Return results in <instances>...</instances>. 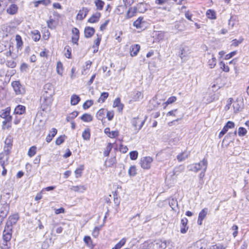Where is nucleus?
<instances>
[{"label": "nucleus", "mask_w": 249, "mask_h": 249, "mask_svg": "<svg viewBox=\"0 0 249 249\" xmlns=\"http://www.w3.org/2000/svg\"><path fill=\"white\" fill-rule=\"evenodd\" d=\"M72 33L73 36H76L79 37V31L76 28H73L72 29Z\"/></svg>", "instance_id": "e2e57ef3"}, {"label": "nucleus", "mask_w": 249, "mask_h": 249, "mask_svg": "<svg viewBox=\"0 0 249 249\" xmlns=\"http://www.w3.org/2000/svg\"><path fill=\"white\" fill-rule=\"evenodd\" d=\"M44 100L46 102V104L49 106L52 103V97L54 94L53 87L52 84L48 83L44 86Z\"/></svg>", "instance_id": "7ed1b4c3"}, {"label": "nucleus", "mask_w": 249, "mask_h": 249, "mask_svg": "<svg viewBox=\"0 0 249 249\" xmlns=\"http://www.w3.org/2000/svg\"><path fill=\"white\" fill-rule=\"evenodd\" d=\"M190 53V50L188 47L183 46L180 48L179 53V57L182 60H186Z\"/></svg>", "instance_id": "9d476101"}, {"label": "nucleus", "mask_w": 249, "mask_h": 249, "mask_svg": "<svg viewBox=\"0 0 249 249\" xmlns=\"http://www.w3.org/2000/svg\"><path fill=\"white\" fill-rule=\"evenodd\" d=\"M84 241L87 246L91 247L92 245V241L90 236H85L84 238Z\"/></svg>", "instance_id": "e433bc0d"}, {"label": "nucleus", "mask_w": 249, "mask_h": 249, "mask_svg": "<svg viewBox=\"0 0 249 249\" xmlns=\"http://www.w3.org/2000/svg\"><path fill=\"white\" fill-rule=\"evenodd\" d=\"M9 155L6 152H3L0 153V165L1 166L8 164Z\"/></svg>", "instance_id": "9b49d317"}, {"label": "nucleus", "mask_w": 249, "mask_h": 249, "mask_svg": "<svg viewBox=\"0 0 249 249\" xmlns=\"http://www.w3.org/2000/svg\"><path fill=\"white\" fill-rule=\"evenodd\" d=\"M211 59H210L208 62V64L210 68L213 69L216 65V59L213 54L211 55Z\"/></svg>", "instance_id": "cd10ccee"}, {"label": "nucleus", "mask_w": 249, "mask_h": 249, "mask_svg": "<svg viewBox=\"0 0 249 249\" xmlns=\"http://www.w3.org/2000/svg\"><path fill=\"white\" fill-rule=\"evenodd\" d=\"M12 86L17 95L23 94L25 92V89L19 81H15L12 82Z\"/></svg>", "instance_id": "423d86ee"}, {"label": "nucleus", "mask_w": 249, "mask_h": 249, "mask_svg": "<svg viewBox=\"0 0 249 249\" xmlns=\"http://www.w3.org/2000/svg\"><path fill=\"white\" fill-rule=\"evenodd\" d=\"M235 126V124L233 122L228 121L226 125L224 126L226 129L228 131L229 129L233 128Z\"/></svg>", "instance_id": "49530a36"}, {"label": "nucleus", "mask_w": 249, "mask_h": 249, "mask_svg": "<svg viewBox=\"0 0 249 249\" xmlns=\"http://www.w3.org/2000/svg\"><path fill=\"white\" fill-rule=\"evenodd\" d=\"M36 153V146H32L28 150V155L30 157H32Z\"/></svg>", "instance_id": "f704fd0d"}, {"label": "nucleus", "mask_w": 249, "mask_h": 249, "mask_svg": "<svg viewBox=\"0 0 249 249\" xmlns=\"http://www.w3.org/2000/svg\"><path fill=\"white\" fill-rule=\"evenodd\" d=\"M90 130L89 129H85L82 133V137L84 140L88 141L90 139Z\"/></svg>", "instance_id": "473e14b6"}, {"label": "nucleus", "mask_w": 249, "mask_h": 249, "mask_svg": "<svg viewBox=\"0 0 249 249\" xmlns=\"http://www.w3.org/2000/svg\"><path fill=\"white\" fill-rule=\"evenodd\" d=\"M232 230L234 231V232L232 233L233 236L235 237L237 236L238 233V226L237 225H233L232 227Z\"/></svg>", "instance_id": "774afa93"}, {"label": "nucleus", "mask_w": 249, "mask_h": 249, "mask_svg": "<svg viewBox=\"0 0 249 249\" xmlns=\"http://www.w3.org/2000/svg\"><path fill=\"white\" fill-rule=\"evenodd\" d=\"M207 212L208 209L207 208H204L201 210V211L199 213L198 221L199 220L202 221L204 219L207 214Z\"/></svg>", "instance_id": "2f4dec72"}, {"label": "nucleus", "mask_w": 249, "mask_h": 249, "mask_svg": "<svg viewBox=\"0 0 249 249\" xmlns=\"http://www.w3.org/2000/svg\"><path fill=\"white\" fill-rule=\"evenodd\" d=\"M226 247L221 244H217L211 246L210 249H226Z\"/></svg>", "instance_id": "8fccbe9b"}, {"label": "nucleus", "mask_w": 249, "mask_h": 249, "mask_svg": "<svg viewBox=\"0 0 249 249\" xmlns=\"http://www.w3.org/2000/svg\"><path fill=\"white\" fill-rule=\"evenodd\" d=\"M65 135H62L57 138L55 141V143L56 145H60L62 144L65 140Z\"/></svg>", "instance_id": "603ef678"}, {"label": "nucleus", "mask_w": 249, "mask_h": 249, "mask_svg": "<svg viewBox=\"0 0 249 249\" xmlns=\"http://www.w3.org/2000/svg\"><path fill=\"white\" fill-rule=\"evenodd\" d=\"M108 93L107 92H103L101 94L100 97H99L98 102H101L103 103L104 102L105 100L108 97Z\"/></svg>", "instance_id": "a19ab883"}, {"label": "nucleus", "mask_w": 249, "mask_h": 249, "mask_svg": "<svg viewBox=\"0 0 249 249\" xmlns=\"http://www.w3.org/2000/svg\"><path fill=\"white\" fill-rule=\"evenodd\" d=\"M220 65L221 66V68L223 70V71L225 72H228L229 71L230 69L229 67L226 66L224 62H221L220 63Z\"/></svg>", "instance_id": "13d9d810"}, {"label": "nucleus", "mask_w": 249, "mask_h": 249, "mask_svg": "<svg viewBox=\"0 0 249 249\" xmlns=\"http://www.w3.org/2000/svg\"><path fill=\"white\" fill-rule=\"evenodd\" d=\"M7 67L10 68H15L16 66V63L13 60H7L6 62Z\"/></svg>", "instance_id": "4d7b16f0"}, {"label": "nucleus", "mask_w": 249, "mask_h": 249, "mask_svg": "<svg viewBox=\"0 0 249 249\" xmlns=\"http://www.w3.org/2000/svg\"><path fill=\"white\" fill-rule=\"evenodd\" d=\"M84 169V165H80L75 170L74 173L75 175V177L78 178L81 176L82 171Z\"/></svg>", "instance_id": "c756f323"}, {"label": "nucleus", "mask_w": 249, "mask_h": 249, "mask_svg": "<svg viewBox=\"0 0 249 249\" xmlns=\"http://www.w3.org/2000/svg\"><path fill=\"white\" fill-rule=\"evenodd\" d=\"M16 40L17 41V45L18 47H20L23 44V42L21 39V37L19 35H17L16 36Z\"/></svg>", "instance_id": "6e6d98bb"}, {"label": "nucleus", "mask_w": 249, "mask_h": 249, "mask_svg": "<svg viewBox=\"0 0 249 249\" xmlns=\"http://www.w3.org/2000/svg\"><path fill=\"white\" fill-rule=\"evenodd\" d=\"M208 166L207 160L204 158L199 163H196L189 165L187 168L190 171L197 172L200 170H203L206 171Z\"/></svg>", "instance_id": "f03ea898"}, {"label": "nucleus", "mask_w": 249, "mask_h": 249, "mask_svg": "<svg viewBox=\"0 0 249 249\" xmlns=\"http://www.w3.org/2000/svg\"><path fill=\"white\" fill-rule=\"evenodd\" d=\"M232 107L234 112L237 113L240 111L243 107V103L241 100H236L233 103Z\"/></svg>", "instance_id": "f8f14e48"}, {"label": "nucleus", "mask_w": 249, "mask_h": 249, "mask_svg": "<svg viewBox=\"0 0 249 249\" xmlns=\"http://www.w3.org/2000/svg\"><path fill=\"white\" fill-rule=\"evenodd\" d=\"M11 108L7 107L2 109L0 112V117L4 119L3 121V125H6L7 123H10L12 119V117L10 115Z\"/></svg>", "instance_id": "39448f33"}, {"label": "nucleus", "mask_w": 249, "mask_h": 249, "mask_svg": "<svg viewBox=\"0 0 249 249\" xmlns=\"http://www.w3.org/2000/svg\"><path fill=\"white\" fill-rule=\"evenodd\" d=\"M71 189L75 192L83 193L86 190V187L84 185L72 186Z\"/></svg>", "instance_id": "4be33fe9"}, {"label": "nucleus", "mask_w": 249, "mask_h": 249, "mask_svg": "<svg viewBox=\"0 0 249 249\" xmlns=\"http://www.w3.org/2000/svg\"><path fill=\"white\" fill-rule=\"evenodd\" d=\"M36 33H35L34 36L33 37V38L35 41H37L40 39V35L38 31H36Z\"/></svg>", "instance_id": "0e129e2a"}, {"label": "nucleus", "mask_w": 249, "mask_h": 249, "mask_svg": "<svg viewBox=\"0 0 249 249\" xmlns=\"http://www.w3.org/2000/svg\"><path fill=\"white\" fill-rule=\"evenodd\" d=\"M126 241V239L125 238H123L115 245V246L117 248L120 249L125 244Z\"/></svg>", "instance_id": "3c124183"}, {"label": "nucleus", "mask_w": 249, "mask_h": 249, "mask_svg": "<svg viewBox=\"0 0 249 249\" xmlns=\"http://www.w3.org/2000/svg\"><path fill=\"white\" fill-rule=\"evenodd\" d=\"M105 114V110L104 109H100L99 110V111L97 112L96 114V117L98 120H101L103 119V118L104 117Z\"/></svg>", "instance_id": "4c0bfd02"}, {"label": "nucleus", "mask_w": 249, "mask_h": 249, "mask_svg": "<svg viewBox=\"0 0 249 249\" xmlns=\"http://www.w3.org/2000/svg\"><path fill=\"white\" fill-rule=\"evenodd\" d=\"M51 2L50 0H41L35 2V6L37 7L39 4H42L44 5H47Z\"/></svg>", "instance_id": "ea45409f"}, {"label": "nucleus", "mask_w": 249, "mask_h": 249, "mask_svg": "<svg viewBox=\"0 0 249 249\" xmlns=\"http://www.w3.org/2000/svg\"><path fill=\"white\" fill-rule=\"evenodd\" d=\"M153 159L150 157L142 158L140 161L141 167L144 169H148L151 167Z\"/></svg>", "instance_id": "6e6552de"}, {"label": "nucleus", "mask_w": 249, "mask_h": 249, "mask_svg": "<svg viewBox=\"0 0 249 249\" xmlns=\"http://www.w3.org/2000/svg\"><path fill=\"white\" fill-rule=\"evenodd\" d=\"M177 100V98L175 96H172L169 98L166 102L167 104H171L175 102Z\"/></svg>", "instance_id": "680f3d73"}, {"label": "nucleus", "mask_w": 249, "mask_h": 249, "mask_svg": "<svg viewBox=\"0 0 249 249\" xmlns=\"http://www.w3.org/2000/svg\"><path fill=\"white\" fill-rule=\"evenodd\" d=\"M131 123L132 125L135 127L134 131L137 132L142 127L144 123V121L140 119L138 117L134 118L131 121Z\"/></svg>", "instance_id": "0eeeda50"}, {"label": "nucleus", "mask_w": 249, "mask_h": 249, "mask_svg": "<svg viewBox=\"0 0 249 249\" xmlns=\"http://www.w3.org/2000/svg\"><path fill=\"white\" fill-rule=\"evenodd\" d=\"M56 71L58 74L62 75L63 71V64L60 61L57 63Z\"/></svg>", "instance_id": "72a5a7b5"}, {"label": "nucleus", "mask_w": 249, "mask_h": 249, "mask_svg": "<svg viewBox=\"0 0 249 249\" xmlns=\"http://www.w3.org/2000/svg\"><path fill=\"white\" fill-rule=\"evenodd\" d=\"M107 116L109 121H111L112 120L114 117V112L112 111H108L107 112Z\"/></svg>", "instance_id": "338daca9"}, {"label": "nucleus", "mask_w": 249, "mask_h": 249, "mask_svg": "<svg viewBox=\"0 0 249 249\" xmlns=\"http://www.w3.org/2000/svg\"><path fill=\"white\" fill-rule=\"evenodd\" d=\"M57 132V131L56 129L54 128H52L50 131V133L46 137V140L47 142H50L56 134Z\"/></svg>", "instance_id": "aec40b11"}, {"label": "nucleus", "mask_w": 249, "mask_h": 249, "mask_svg": "<svg viewBox=\"0 0 249 249\" xmlns=\"http://www.w3.org/2000/svg\"><path fill=\"white\" fill-rule=\"evenodd\" d=\"M105 133L110 138H115L118 136L119 131L117 130L110 131L109 127H107L104 130Z\"/></svg>", "instance_id": "ddd939ff"}, {"label": "nucleus", "mask_w": 249, "mask_h": 249, "mask_svg": "<svg viewBox=\"0 0 249 249\" xmlns=\"http://www.w3.org/2000/svg\"><path fill=\"white\" fill-rule=\"evenodd\" d=\"M206 16L208 18L213 19L216 18L215 12L211 9H209L206 12Z\"/></svg>", "instance_id": "7c9ffc66"}, {"label": "nucleus", "mask_w": 249, "mask_h": 249, "mask_svg": "<svg viewBox=\"0 0 249 249\" xmlns=\"http://www.w3.org/2000/svg\"><path fill=\"white\" fill-rule=\"evenodd\" d=\"M95 30L92 27H87L85 29V36L87 38L90 37L94 34Z\"/></svg>", "instance_id": "6ab92c4d"}, {"label": "nucleus", "mask_w": 249, "mask_h": 249, "mask_svg": "<svg viewBox=\"0 0 249 249\" xmlns=\"http://www.w3.org/2000/svg\"><path fill=\"white\" fill-rule=\"evenodd\" d=\"M25 112V107L22 105L17 106L14 110V114L15 115H22Z\"/></svg>", "instance_id": "f3484780"}, {"label": "nucleus", "mask_w": 249, "mask_h": 249, "mask_svg": "<svg viewBox=\"0 0 249 249\" xmlns=\"http://www.w3.org/2000/svg\"><path fill=\"white\" fill-rule=\"evenodd\" d=\"M190 155V153L187 151H184L179 155H178L177 157V160L178 161L180 162L184 160L185 159L188 158L189 156Z\"/></svg>", "instance_id": "412c9836"}, {"label": "nucleus", "mask_w": 249, "mask_h": 249, "mask_svg": "<svg viewBox=\"0 0 249 249\" xmlns=\"http://www.w3.org/2000/svg\"><path fill=\"white\" fill-rule=\"evenodd\" d=\"M81 119L84 122H89L92 120L93 118L90 114L85 113L81 117Z\"/></svg>", "instance_id": "c85d7f7f"}, {"label": "nucleus", "mask_w": 249, "mask_h": 249, "mask_svg": "<svg viewBox=\"0 0 249 249\" xmlns=\"http://www.w3.org/2000/svg\"><path fill=\"white\" fill-rule=\"evenodd\" d=\"M55 20L54 19L50 18L47 21V24L48 28L51 29H54L55 28L56 26L54 25Z\"/></svg>", "instance_id": "c9c22d12"}, {"label": "nucleus", "mask_w": 249, "mask_h": 249, "mask_svg": "<svg viewBox=\"0 0 249 249\" xmlns=\"http://www.w3.org/2000/svg\"><path fill=\"white\" fill-rule=\"evenodd\" d=\"M65 50H66V52L65 53V56L67 58H70L71 56V48L70 46H67L65 48Z\"/></svg>", "instance_id": "864d4df0"}, {"label": "nucleus", "mask_w": 249, "mask_h": 249, "mask_svg": "<svg viewBox=\"0 0 249 249\" xmlns=\"http://www.w3.org/2000/svg\"><path fill=\"white\" fill-rule=\"evenodd\" d=\"M247 130L243 127H240L238 129V134L239 136H244L247 134Z\"/></svg>", "instance_id": "09e8293b"}, {"label": "nucleus", "mask_w": 249, "mask_h": 249, "mask_svg": "<svg viewBox=\"0 0 249 249\" xmlns=\"http://www.w3.org/2000/svg\"><path fill=\"white\" fill-rule=\"evenodd\" d=\"M89 12V9L87 8H83L82 10H80L77 15V18L79 20L83 19L87 16Z\"/></svg>", "instance_id": "2eb2a0df"}, {"label": "nucleus", "mask_w": 249, "mask_h": 249, "mask_svg": "<svg viewBox=\"0 0 249 249\" xmlns=\"http://www.w3.org/2000/svg\"><path fill=\"white\" fill-rule=\"evenodd\" d=\"M166 246V241L158 240L153 243H144L142 249H164Z\"/></svg>", "instance_id": "20e7f679"}, {"label": "nucleus", "mask_w": 249, "mask_h": 249, "mask_svg": "<svg viewBox=\"0 0 249 249\" xmlns=\"http://www.w3.org/2000/svg\"><path fill=\"white\" fill-rule=\"evenodd\" d=\"M115 162V158H111L110 159H109L108 160L106 161V164H108L107 166L108 167L112 166Z\"/></svg>", "instance_id": "bf43d9fd"}, {"label": "nucleus", "mask_w": 249, "mask_h": 249, "mask_svg": "<svg viewBox=\"0 0 249 249\" xmlns=\"http://www.w3.org/2000/svg\"><path fill=\"white\" fill-rule=\"evenodd\" d=\"M91 64V62H90V61H88L86 62L85 65L84 66V67H83V70L82 71V74H85L86 73V71L87 70L89 69Z\"/></svg>", "instance_id": "a18cd8bd"}, {"label": "nucleus", "mask_w": 249, "mask_h": 249, "mask_svg": "<svg viewBox=\"0 0 249 249\" xmlns=\"http://www.w3.org/2000/svg\"><path fill=\"white\" fill-rule=\"evenodd\" d=\"M137 9L136 7H134L130 8L126 14L127 18H132L134 16L135 14L137 12Z\"/></svg>", "instance_id": "bb28decb"}, {"label": "nucleus", "mask_w": 249, "mask_h": 249, "mask_svg": "<svg viewBox=\"0 0 249 249\" xmlns=\"http://www.w3.org/2000/svg\"><path fill=\"white\" fill-rule=\"evenodd\" d=\"M113 107H118L121 110L123 109V106L121 104L120 98H116L114 102H113Z\"/></svg>", "instance_id": "c03bdc74"}, {"label": "nucleus", "mask_w": 249, "mask_h": 249, "mask_svg": "<svg viewBox=\"0 0 249 249\" xmlns=\"http://www.w3.org/2000/svg\"><path fill=\"white\" fill-rule=\"evenodd\" d=\"M93 103L92 100H87L84 103L83 107L85 109H88L93 105Z\"/></svg>", "instance_id": "de8ad7c7"}, {"label": "nucleus", "mask_w": 249, "mask_h": 249, "mask_svg": "<svg viewBox=\"0 0 249 249\" xmlns=\"http://www.w3.org/2000/svg\"><path fill=\"white\" fill-rule=\"evenodd\" d=\"M140 50V46L138 44H134L130 47V55L132 56H134L137 55L138 52Z\"/></svg>", "instance_id": "dca6fc26"}, {"label": "nucleus", "mask_w": 249, "mask_h": 249, "mask_svg": "<svg viewBox=\"0 0 249 249\" xmlns=\"http://www.w3.org/2000/svg\"><path fill=\"white\" fill-rule=\"evenodd\" d=\"M95 4L97 7V8L100 10H101L103 9L105 3L104 2L101 0H96L95 1Z\"/></svg>", "instance_id": "79ce46f5"}, {"label": "nucleus", "mask_w": 249, "mask_h": 249, "mask_svg": "<svg viewBox=\"0 0 249 249\" xmlns=\"http://www.w3.org/2000/svg\"><path fill=\"white\" fill-rule=\"evenodd\" d=\"M100 16L101 14L100 13H96L89 19L88 21L90 23H95L99 20Z\"/></svg>", "instance_id": "b1692460"}, {"label": "nucleus", "mask_w": 249, "mask_h": 249, "mask_svg": "<svg viewBox=\"0 0 249 249\" xmlns=\"http://www.w3.org/2000/svg\"><path fill=\"white\" fill-rule=\"evenodd\" d=\"M188 223V220L186 218H183L181 220V226H180V232L182 233H185L188 229V227L187 226Z\"/></svg>", "instance_id": "4468645a"}, {"label": "nucleus", "mask_w": 249, "mask_h": 249, "mask_svg": "<svg viewBox=\"0 0 249 249\" xmlns=\"http://www.w3.org/2000/svg\"><path fill=\"white\" fill-rule=\"evenodd\" d=\"M169 204L173 211H176V208L178 206V203L177 199L171 198L169 199Z\"/></svg>", "instance_id": "a878e982"}, {"label": "nucleus", "mask_w": 249, "mask_h": 249, "mask_svg": "<svg viewBox=\"0 0 249 249\" xmlns=\"http://www.w3.org/2000/svg\"><path fill=\"white\" fill-rule=\"evenodd\" d=\"M80 101V98L79 96L76 94H73L71 96V104L72 106H75L78 104Z\"/></svg>", "instance_id": "393cba45"}, {"label": "nucleus", "mask_w": 249, "mask_h": 249, "mask_svg": "<svg viewBox=\"0 0 249 249\" xmlns=\"http://www.w3.org/2000/svg\"><path fill=\"white\" fill-rule=\"evenodd\" d=\"M100 230V228H99L98 227H95L92 231V235L94 237H97L99 234Z\"/></svg>", "instance_id": "052dcab7"}, {"label": "nucleus", "mask_w": 249, "mask_h": 249, "mask_svg": "<svg viewBox=\"0 0 249 249\" xmlns=\"http://www.w3.org/2000/svg\"><path fill=\"white\" fill-rule=\"evenodd\" d=\"M237 53L236 51H233L225 56V59H229L234 56Z\"/></svg>", "instance_id": "69168bd1"}, {"label": "nucleus", "mask_w": 249, "mask_h": 249, "mask_svg": "<svg viewBox=\"0 0 249 249\" xmlns=\"http://www.w3.org/2000/svg\"><path fill=\"white\" fill-rule=\"evenodd\" d=\"M130 158L132 160H135L138 158V153L136 151H133L130 152Z\"/></svg>", "instance_id": "5fc2aeb1"}, {"label": "nucleus", "mask_w": 249, "mask_h": 249, "mask_svg": "<svg viewBox=\"0 0 249 249\" xmlns=\"http://www.w3.org/2000/svg\"><path fill=\"white\" fill-rule=\"evenodd\" d=\"M144 21L142 17H139L133 22V26L137 29H142L143 27Z\"/></svg>", "instance_id": "a211bd4d"}, {"label": "nucleus", "mask_w": 249, "mask_h": 249, "mask_svg": "<svg viewBox=\"0 0 249 249\" xmlns=\"http://www.w3.org/2000/svg\"><path fill=\"white\" fill-rule=\"evenodd\" d=\"M112 148V144L111 143H108L106 148L104 152V155L106 157L109 156L110 151Z\"/></svg>", "instance_id": "58836bf2"}, {"label": "nucleus", "mask_w": 249, "mask_h": 249, "mask_svg": "<svg viewBox=\"0 0 249 249\" xmlns=\"http://www.w3.org/2000/svg\"><path fill=\"white\" fill-rule=\"evenodd\" d=\"M137 174V170L135 166H131L128 170V174L130 176H135Z\"/></svg>", "instance_id": "37998d69"}, {"label": "nucleus", "mask_w": 249, "mask_h": 249, "mask_svg": "<svg viewBox=\"0 0 249 249\" xmlns=\"http://www.w3.org/2000/svg\"><path fill=\"white\" fill-rule=\"evenodd\" d=\"M18 219V214H14L9 217L3 232V239L6 243L9 241L12 237V226L15 224Z\"/></svg>", "instance_id": "f257e3e1"}, {"label": "nucleus", "mask_w": 249, "mask_h": 249, "mask_svg": "<svg viewBox=\"0 0 249 249\" xmlns=\"http://www.w3.org/2000/svg\"><path fill=\"white\" fill-rule=\"evenodd\" d=\"M13 143V138L11 136L9 135L6 138L4 146V152H6L7 154H9L10 153V150L12 146Z\"/></svg>", "instance_id": "1a4fd4ad"}, {"label": "nucleus", "mask_w": 249, "mask_h": 249, "mask_svg": "<svg viewBox=\"0 0 249 249\" xmlns=\"http://www.w3.org/2000/svg\"><path fill=\"white\" fill-rule=\"evenodd\" d=\"M18 11V6L16 4H12L7 9V12L10 15H14Z\"/></svg>", "instance_id": "5701e85b"}]
</instances>
